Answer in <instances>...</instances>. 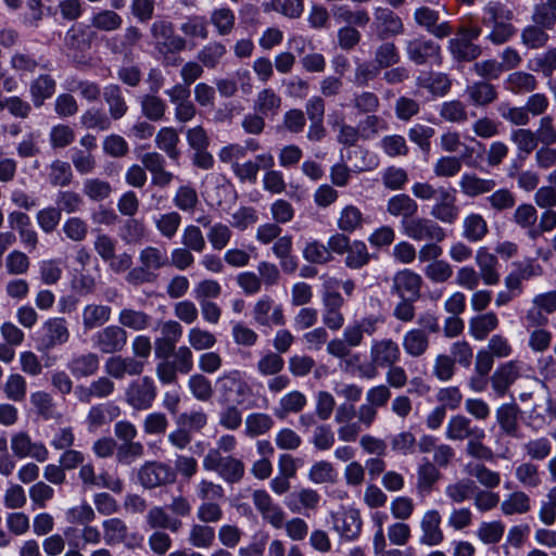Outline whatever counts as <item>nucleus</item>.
Listing matches in <instances>:
<instances>
[{
    "mask_svg": "<svg viewBox=\"0 0 556 556\" xmlns=\"http://www.w3.org/2000/svg\"><path fill=\"white\" fill-rule=\"evenodd\" d=\"M453 34L455 36L447 41L446 48L456 63H470L482 55V47L476 43L482 34V28L479 25L463 23Z\"/></svg>",
    "mask_w": 556,
    "mask_h": 556,
    "instance_id": "obj_1",
    "label": "nucleus"
},
{
    "mask_svg": "<svg viewBox=\"0 0 556 556\" xmlns=\"http://www.w3.org/2000/svg\"><path fill=\"white\" fill-rule=\"evenodd\" d=\"M401 356V348L392 338L374 339L369 346L370 362L358 366V376L365 379H374L378 376L379 369L399 364Z\"/></svg>",
    "mask_w": 556,
    "mask_h": 556,
    "instance_id": "obj_2",
    "label": "nucleus"
},
{
    "mask_svg": "<svg viewBox=\"0 0 556 556\" xmlns=\"http://www.w3.org/2000/svg\"><path fill=\"white\" fill-rule=\"evenodd\" d=\"M407 60L416 66H441L443 52L441 46L425 35H418L404 41Z\"/></svg>",
    "mask_w": 556,
    "mask_h": 556,
    "instance_id": "obj_3",
    "label": "nucleus"
},
{
    "mask_svg": "<svg viewBox=\"0 0 556 556\" xmlns=\"http://www.w3.org/2000/svg\"><path fill=\"white\" fill-rule=\"evenodd\" d=\"M202 466L204 470L215 472L228 484L239 483L245 475V465L242 459L232 455H219L217 452H207Z\"/></svg>",
    "mask_w": 556,
    "mask_h": 556,
    "instance_id": "obj_4",
    "label": "nucleus"
},
{
    "mask_svg": "<svg viewBox=\"0 0 556 556\" xmlns=\"http://www.w3.org/2000/svg\"><path fill=\"white\" fill-rule=\"evenodd\" d=\"M216 390L220 399L227 403L241 405L251 395L252 388L238 369L224 372L216 379Z\"/></svg>",
    "mask_w": 556,
    "mask_h": 556,
    "instance_id": "obj_5",
    "label": "nucleus"
},
{
    "mask_svg": "<svg viewBox=\"0 0 556 556\" xmlns=\"http://www.w3.org/2000/svg\"><path fill=\"white\" fill-rule=\"evenodd\" d=\"M251 315L258 327H283L287 323L282 304L277 303L270 295L260 296L252 306Z\"/></svg>",
    "mask_w": 556,
    "mask_h": 556,
    "instance_id": "obj_6",
    "label": "nucleus"
},
{
    "mask_svg": "<svg viewBox=\"0 0 556 556\" xmlns=\"http://www.w3.org/2000/svg\"><path fill=\"white\" fill-rule=\"evenodd\" d=\"M156 50L163 54H174L187 48V39L176 35L174 24L167 20H156L150 28Z\"/></svg>",
    "mask_w": 556,
    "mask_h": 556,
    "instance_id": "obj_7",
    "label": "nucleus"
},
{
    "mask_svg": "<svg viewBox=\"0 0 556 556\" xmlns=\"http://www.w3.org/2000/svg\"><path fill=\"white\" fill-rule=\"evenodd\" d=\"M402 232L415 241L442 242L446 238V231L438 222L427 217L415 216L410 220H401Z\"/></svg>",
    "mask_w": 556,
    "mask_h": 556,
    "instance_id": "obj_8",
    "label": "nucleus"
},
{
    "mask_svg": "<svg viewBox=\"0 0 556 556\" xmlns=\"http://www.w3.org/2000/svg\"><path fill=\"white\" fill-rule=\"evenodd\" d=\"M156 396V384L149 376L132 380L125 389V402L135 410L150 409Z\"/></svg>",
    "mask_w": 556,
    "mask_h": 556,
    "instance_id": "obj_9",
    "label": "nucleus"
},
{
    "mask_svg": "<svg viewBox=\"0 0 556 556\" xmlns=\"http://www.w3.org/2000/svg\"><path fill=\"white\" fill-rule=\"evenodd\" d=\"M331 281H329L325 286V291L323 292V324L329 330L338 331L340 330L345 323L344 314L342 313V307L345 304V300L340 292L334 289H331L329 286Z\"/></svg>",
    "mask_w": 556,
    "mask_h": 556,
    "instance_id": "obj_10",
    "label": "nucleus"
},
{
    "mask_svg": "<svg viewBox=\"0 0 556 556\" xmlns=\"http://www.w3.org/2000/svg\"><path fill=\"white\" fill-rule=\"evenodd\" d=\"M332 529L344 541H355L358 539L363 521L358 509L341 507L330 515Z\"/></svg>",
    "mask_w": 556,
    "mask_h": 556,
    "instance_id": "obj_11",
    "label": "nucleus"
},
{
    "mask_svg": "<svg viewBox=\"0 0 556 556\" xmlns=\"http://www.w3.org/2000/svg\"><path fill=\"white\" fill-rule=\"evenodd\" d=\"M128 340V334L119 325H110L98 330L91 337L92 346L102 354L122 352Z\"/></svg>",
    "mask_w": 556,
    "mask_h": 556,
    "instance_id": "obj_12",
    "label": "nucleus"
},
{
    "mask_svg": "<svg viewBox=\"0 0 556 556\" xmlns=\"http://www.w3.org/2000/svg\"><path fill=\"white\" fill-rule=\"evenodd\" d=\"M68 340L70 330L66 319L63 317H51L42 324L37 349L39 351H50L58 345L65 344Z\"/></svg>",
    "mask_w": 556,
    "mask_h": 556,
    "instance_id": "obj_13",
    "label": "nucleus"
},
{
    "mask_svg": "<svg viewBox=\"0 0 556 556\" xmlns=\"http://www.w3.org/2000/svg\"><path fill=\"white\" fill-rule=\"evenodd\" d=\"M414 21L417 26L425 29L437 39H444L454 33L448 21L440 22V12L429 7H419L414 12Z\"/></svg>",
    "mask_w": 556,
    "mask_h": 556,
    "instance_id": "obj_14",
    "label": "nucleus"
},
{
    "mask_svg": "<svg viewBox=\"0 0 556 556\" xmlns=\"http://www.w3.org/2000/svg\"><path fill=\"white\" fill-rule=\"evenodd\" d=\"M138 479L143 488L154 489L174 483L176 473L174 469L165 463L148 462L139 469Z\"/></svg>",
    "mask_w": 556,
    "mask_h": 556,
    "instance_id": "obj_15",
    "label": "nucleus"
},
{
    "mask_svg": "<svg viewBox=\"0 0 556 556\" xmlns=\"http://www.w3.org/2000/svg\"><path fill=\"white\" fill-rule=\"evenodd\" d=\"M11 451L20 459L31 457L39 463L49 458V451L42 442L33 441L29 433L18 431L11 437Z\"/></svg>",
    "mask_w": 556,
    "mask_h": 556,
    "instance_id": "obj_16",
    "label": "nucleus"
},
{
    "mask_svg": "<svg viewBox=\"0 0 556 556\" xmlns=\"http://www.w3.org/2000/svg\"><path fill=\"white\" fill-rule=\"evenodd\" d=\"M523 363L517 359L501 364L490 378L496 397H503L510 387L521 377Z\"/></svg>",
    "mask_w": 556,
    "mask_h": 556,
    "instance_id": "obj_17",
    "label": "nucleus"
},
{
    "mask_svg": "<svg viewBox=\"0 0 556 556\" xmlns=\"http://www.w3.org/2000/svg\"><path fill=\"white\" fill-rule=\"evenodd\" d=\"M374 27L378 39L387 40L404 34L405 28L402 18L391 9L377 8L374 12Z\"/></svg>",
    "mask_w": 556,
    "mask_h": 556,
    "instance_id": "obj_18",
    "label": "nucleus"
},
{
    "mask_svg": "<svg viewBox=\"0 0 556 556\" xmlns=\"http://www.w3.org/2000/svg\"><path fill=\"white\" fill-rule=\"evenodd\" d=\"M141 164L151 174V185L165 189L170 186L176 176L166 169V160L159 152H147L141 156Z\"/></svg>",
    "mask_w": 556,
    "mask_h": 556,
    "instance_id": "obj_19",
    "label": "nucleus"
},
{
    "mask_svg": "<svg viewBox=\"0 0 556 556\" xmlns=\"http://www.w3.org/2000/svg\"><path fill=\"white\" fill-rule=\"evenodd\" d=\"M421 285L422 278L420 275L410 269H402L392 278L391 293L399 298L418 300Z\"/></svg>",
    "mask_w": 556,
    "mask_h": 556,
    "instance_id": "obj_20",
    "label": "nucleus"
},
{
    "mask_svg": "<svg viewBox=\"0 0 556 556\" xmlns=\"http://www.w3.org/2000/svg\"><path fill=\"white\" fill-rule=\"evenodd\" d=\"M456 190L447 188L445 191H440V197L431 206L430 215L437 220L453 225L459 216V207L456 204Z\"/></svg>",
    "mask_w": 556,
    "mask_h": 556,
    "instance_id": "obj_21",
    "label": "nucleus"
},
{
    "mask_svg": "<svg viewBox=\"0 0 556 556\" xmlns=\"http://www.w3.org/2000/svg\"><path fill=\"white\" fill-rule=\"evenodd\" d=\"M484 430L465 415L457 414L450 418L445 429V437L451 441H465L479 438V433Z\"/></svg>",
    "mask_w": 556,
    "mask_h": 556,
    "instance_id": "obj_22",
    "label": "nucleus"
},
{
    "mask_svg": "<svg viewBox=\"0 0 556 556\" xmlns=\"http://www.w3.org/2000/svg\"><path fill=\"white\" fill-rule=\"evenodd\" d=\"M442 517L437 509L427 510L420 520L421 535L419 543L427 546H437L444 540L441 529Z\"/></svg>",
    "mask_w": 556,
    "mask_h": 556,
    "instance_id": "obj_23",
    "label": "nucleus"
},
{
    "mask_svg": "<svg viewBox=\"0 0 556 556\" xmlns=\"http://www.w3.org/2000/svg\"><path fill=\"white\" fill-rule=\"evenodd\" d=\"M521 408L516 402L503 403L495 409L496 422L503 434L517 438Z\"/></svg>",
    "mask_w": 556,
    "mask_h": 556,
    "instance_id": "obj_24",
    "label": "nucleus"
},
{
    "mask_svg": "<svg viewBox=\"0 0 556 556\" xmlns=\"http://www.w3.org/2000/svg\"><path fill=\"white\" fill-rule=\"evenodd\" d=\"M28 91L33 105L39 109L55 94L56 80L51 74L41 73L30 79Z\"/></svg>",
    "mask_w": 556,
    "mask_h": 556,
    "instance_id": "obj_25",
    "label": "nucleus"
},
{
    "mask_svg": "<svg viewBox=\"0 0 556 556\" xmlns=\"http://www.w3.org/2000/svg\"><path fill=\"white\" fill-rule=\"evenodd\" d=\"M475 262L479 268L478 273L481 276L482 282L485 286H496L500 283L501 275L496 255L489 252L485 247H481L476 252Z\"/></svg>",
    "mask_w": 556,
    "mask_h": 556,
    "instance_id": "obj_26",
    "label": "nucleus"
},
{
    "mask_svg": "<svg viewBox=\"0 0 556 556\" xmlns=\"http://www.w3.org/2000/svg\"><path fill=\"white\" fill-rule=\"evenodd\" d=\"M100 367V357L94 352L74 354L66 364V368L76 379L94 376Z\"/></svg>",
    "mask_w": 556,
    "mask_h": 556,
    "instance_id": "obj_27",
    "label": "nucleus"
},
{
    "mask_svg": "<svg viewBox=\"0 0 556 556\" xmlns=\"http://www.w3.org/2000/svg\"><path fill=\"white\" fill-rule=\"evenodd\" d=\"M10 66L17 73L33 74L38 68L49 71L51 62L43 56L36 58L27 51H15L10 58Z\"/></svg>",
    "mask_w": 556,
    "mask_h": 556,
    "instance_id": "obj_28",
    "label": "nucleus"
},
{
    "mask_svg": "<svg viewBox=\"0 0 556 556\" xmlns=\"http://www.w3.org/2000/svg\"><path fill=\"white\" fill-rule=\"evenodd\" d=\"M465 92L468 97V101L473 106H489L498 98L496 87L486 80H478L468 85Z\"/></svg>",
    "mask_w": 556,
    "mask_h": 556,
    "instance_id": "obj_29",
    "label": "nucleus"
},
{
    "mask_svg": "<svg viewBox=\"0 0 556 556\" xmlns=\"http://www.w3.org/2000/svg\"><path fill=\"white\" fill-rule=\"evenodd\" d=\"M402 346L407 356L419 358L430 348V336L419 328H410L403 334Z\"/></svg>",
    "mask_w": 556,
    "mask_h": 556,
    "instance_id": "obj_30",
    "label": "nucleus"
},
{
    "mask_svg": "<svg viewBox=\"0 0 556 556\" xmlns=\"http://www.w3.org/2000/svg\"><path fill=\"white\" fill-rule=\"evenodd\" d=\"M103 99L109 109V116L113 121L123 118L128 112V104L123 89L117 84H109L103 89Z\"/></svg>",
    "mask_w": 556,
    "mask_h": 556,
    "instance_id": "obj_31",
    "label": "nucleus"
},
{
    "mask_svg": "<svg viewBox=\"0 0 556 556\" xmlns=\"http://www.w3.org/2000/svg\"><path fill=\"white\" fill-rule=\"evenodd\" d=\"M460 191L468 198H476L491 192L496 187L494 179L481 178L472 173H465L459 179Z\"/></svg>",
    "mask_w": 556,
    "mask_h": 556,
    "instance_id": "obj_32",
    "label": "nucleus"
},
{
    "mask_svg": "<svg viewBox=\"0 0 556 556\" xmlns=\"http://www.w3.org/2000/svg\"><path fill=\"white\" fill-rule=\"evenodd\" d=\"M306 404V395L301 391L293 390L280 397L278 405L274 408V415L278 419L283 420L290 414L301 413Z\"/></svg>",
    "mask_w": 556,
    "mask_h": 556,
    "instance_id": "obj_33",
    "label": "nucleus"
},
{
    "mask_svg": "<svg viewBox=\"0 0 556 556\" xmlns=\"http://www.w3.org/2000/svg\"><path fill=\"white\" fill-rule=\"evenodd\" d=\"M387 212L391 216L402 217V220H410L418 212V203L408 194H395L388 200Z\"/></svg>",
    "mask_w": 556,
    "mask_h": 556,
    "instance_id": "obj_34",
    "label": "nucleus"
},
{
    "mask_svg": "<svg viewBox=\"0 0 556 556\" xmlns=\"http://www.w3.org/2000/svg\"><path fill=\"white\" fill-rule=\"evenodd\" d=\"M155 147L163 151L169 160L178 162L180 151L178 144L180 142L178 131L172 127H162L155 135Z\"/></svg>",
    "mask_w": 556,
    "mask_h": 556,
    "instance_id": "obj_35",
    "label": "nucleus"
},
{
    "mask_svg": "<svg viewBox=\"0 0 556 556\" xmlns=\"http://www.w3.org/2000/svg\"><path fill=\"white\" fill-rule=\"evenodd\" d=\"M500 325V319L494 312H488L479 314L469 320L468 331L469 334L478 340L482 341L494 331Z\"/></svg>",
    "mask_w": 556,
    "mask_h": 556,
    "instance_id": "obj_36",
    "label": "nucleus"
},
{
    "mask_svg": "<svg viewBox=\"0 0 556 556\" xmlns=\"http://www.w3.org/2000/svg\"><path fill=\"white\" fill-rule=\"evenodd\" d=\"M320 502V495L316 490L304 488L293 492L286 505L292 513H302V510H315Z\"/></svg>",
    "mask_w": 556,
    "mask_h": 556,
    "instance_id": "obj_37",
    "label": "nucleus"
},
{
    "mask_svg": "<svg viewBox=\"0 0 556 556\" xmlns=\"http://www.w3.org/2000/svg\"><path fill=\"white\" fill-rule=\"evenodd\" d=\"M503 85L505 90L514 94L529 93L536 89L538 79L528 72L515 71L508 74Z\"/></svg>",
    "mask_w": 556,
    "mask_h": 556,
    "instance_id": "obj_38",
    "label": "nucleus"
},
{
    "mask_svg": "<svg viewBox=\"0 0 556 556\" xmlns=\"http://www.w3.org/2000/svg\"><path fill=\"white\" fill-rule=\"evenodd\" d=\"M112 314V308L102 304H88L83 308L81 319L85 331L99 328L106 324Z\"/></svg>",
    "mask_w": 556,
    "mask_h": 556,
    "instance_id": "obj_39",
    "label": "nucleus"
},
{
    "mask_svg": "<svg viewBox=\"0 0 556 556\" xmlns=\"http://www.w3.org/2000/svg\"><path fill=\"white\" fill-rule=\"evenodd\" d=\"M117 320L125 330L128 328L134 331H143L151 326L153 318L143 311L125 307L119 311Z\"/></svg>",
    "mask_w": 556,
    "mask_h": 556,
    "instance_id": "obj_40",
    "label": "nucleus"
},
{
    "mask_svg": "<svg viewBox=\"0 0 556 556\" xmlns=\"http://www.w3.org/2000/svg\"><path fill=\"white\" fill-rule=\"evenodd\" d=\"M140 109L148 121L161 122L165 119L168 106L159 94L146 93L140 98Z\"/></svg>",
    "mask_w": 556,
    "mask_h": 556,
    "instance_id": "obj_41",
    "label": "nucleus"
},
{
    "mask_svg": "<svg viewBox=\"0 0 556 556\" xmlns=\"http://www.w3.org/2000/svg\"><path fill=\"white\" fill-rule=\"evenodd\" d=\"M489 232L486 220L478 213H470L463 220L462 236L469 242H479Z\"/></svg>",
    "mask_w": 556,
    "mask_h": 556,
    "instance_id": "obj_42",
    "label": "nucleus"
},
{
    "mask_svg": "<svg viewBox=\"0 0 556 556\" xmlns=\"http://www.w3.org/2000/svg\"><path fill=\"white\" fill-rule=\"evenodd\" d=\"M215 529L201 521L194 522L190 526L187 541L195 548H210L215 542Z\"/></svg>",
    "mask_w": 556,
    "mask_h": 556,
    "instance_id": "obj_43",
    "label": "nucleus"
},
{
    "mask_svg": "<svg viewBox=\"0 0 556 556\" xmlns=\"http://www.w3.org/2000/svg\"><path fill=\"white\" fill-rule=\"evenodd\" d=\"M79 533V538L83 541L81 546L91 544L97 545L101 542V532L97 527L85 525L80 530L75 527H67L64 530V536L68 539V543L71 546L78 548L80 543L77 541Z\"/></svg>",
    "mask_w": 556,
    "mask_h": 556,
    "instance_id": "obj_44",
    "label": "nucleus"
},
{
    "mask_svg": "<svg viewBox=\"0 0 556 556\" xmlns=\"http://www.w3.org/2000/svg\"><path fill=\"white\" fill-rule=\"evenodd\" d=\"M365 217L362 211L353 204L345 205L337 219L338 228L344 233H352L363 228Z\"/></svg>",
    "mask_w": 556,
    "mask_h": 556,
    "instance_id": "obj_45",
    "label": "nucleus"
},
{
    "mask_svg": "<svg viewBox=\"0 0 556 556\" xmlns=\"http://www.w3.org/2000/svg\"><path fill=\"white\" fill-rule=\"evenodd\" d=\"M501 510L505 516L527 514L531 510V498L523 491L511 492L501 503Z\"/></svg>",
    "mask_w": 556,
    "mask_h": 556,
    "instance_id": "obj_46",
    "label": "nucleus"
},
{
    "mask_svg": "<svg viewBox=\"0 0 556 556\" xmlns=\"http://www.w3.org/2000/svg\"><path fill=\"white\" fill-rule=\"evenodd\" d=\"M440 478V470L430 460L420 464L417 468V492L421 495L429 494Z\"/></svg>",
    "mask_w": 556,
    "mask_h": 556,
    "instance_id": "obj_47",
    "label": "nucleus"
},
{
    "mask_svg": "<svg viewBox=\"0 0 556 556\" xmlns=\"http://www.w3.org/2000/svg\"><path fill=\"white\" fill-rule=\"evenodd\" d=\"M374 52V63L378 68H389L400 63V50L393 41L381 40Z\"/></svg>",
    "mask_w": 556,
    "mask_h": 556,
    "instance_id": "obj_48",
    "label": "nucleus"
},
{
    "mask_svg": "<svg viewBox=\"0 0 556 556\" xmlns=\"http://www.w3.org/2000/svg\"><path fill=\"white\" fill-rule=\"evenodd\" d=\"M138 261L154 274L169 264L166 251L153 245H149L140 250Z\"/></svg>",
    "mask_w": 556,
    "mask_h": 556,
    "instance_id": "obj_49",
    "label": "nucleus"
},
{
    "mask_svg": "<svg viewBox=\"0 0 556 556\" xmlns=\"http://www.w3.org/2000/svg\"><path fill=\"white\" fill-rule=\"evenodd\" d=\"M264 12H276L282 16L296 20L304 11V0H270L263 4Z\"/></svg>",
    "mask_w": 556,
    "mask_h": 556,
    "instance_id": "obj_50",
    "label": "nucleus"
},
{
    "mask_svg": "<svg viewBox=\"0 0 556 556\" xmlns=\"http://www.w3.org/2000/svg\"><path fill=\"white\" fill-rule=\"evenodd\" d=\"M90 25L100 31L112 33L123 25V17L114 10L102 9L92 14Z\"/></svg>",
    "mask_w": 556,
    "mask_h": 556,
    "instance_id": "obj_51",
    "label": "nucleus"
},
{
    "mask_svg": "<svg viewBox=\"0 0 556 556\" xmlns=\"http://www.w3.org/2000/svg\"><path fill=\"white\" fill-rule=\"evenodd\" d=\"M513 18V10L501 1H490L483 8L482 23L485 26L497 23H509Z\"/></svg>",
    "mask_w": 556,
    "mask_h": 556,
    "instance_id": "obj_52",
    "label": "nucleus"
},
{
    "mask_svg": "<svg viewBox=\"0 0 556 556\" xmlns=\"http://www.w3.org/2000/svg\"><path fill=\"white\" fill-rule=\"evenodd\" d=\"M344 265L353 270L362 269L367 266L371 260V254L364 241L354 240L346 251Z\"/></svg>",
    "mask_w": 556,
    "mask_h": 556,
    "instance_id": "obj_53",
    "label": "nucleus"
},
{
    "mask_svg": "<svg viewBox=\"0 0 556 556\" xmlns=\"http://www.w3.org/2000/svg\"><path fill=\"white\" fill-rule=\"evenodd\" d=\"M142 33L136 26H128L124 34L117 38L113 37L108 43L113 53H130L132 48L139 43Z\"/></svg>",
    "mask_w": 556,
    "mask_h": 556,
    "instance_id": "obj_54",
    "label": "nucleus"
},
{
    "mask_svg": "<svg viewBox=\"0 0 556 556\" xmlns=\"http://www.w3.org/2000/svg\"><path fill=\"white\" fill-rule=\"evenodd\" d=\"M281 106V98L271 88L261 90L253 103L255 112L268 116L275 115Z\"/></svg>",
    "mask_w": 556,
    "mask_h": 556,
    "instance_id": "obj_55",
    "label": "nucleus"
},
{
    "mask_svg": "<svg viewBox=\"0 0 556 556\" xmlns=\"http://www.w3.org/2000/svg\"><path fill=\"white\" fill-rule=\"evenodd\" d=\"M510 140L518 149L521 160L528 157L538 147L539 140L534 131L529 128H518L511 131Z\"/></svg>",
    "mask_w": 556,
    "mask_h": 556,
    "instance_id": "obj_56",
    "label": "nucleus"
},
{
    "mask_svg": "<svg viewBox=\"0 0 556 556\" xmlns=\"http://www.w3.org/2000/svg\"><path fill=\"white\" fill-rule=\"evenodd\" d=\"M103 539L106 545L123 543L128 535V527L121 518H110L102 522Z\"/></svg>",
    "mask_w": 556,
    "mask_h": 556,
    "instance_id": "obj_57",
    "label": "nucleus"
},
{
    "mask_svg": "<svg viewBox=\"0 0 556 556\" xmlns=\"http://www.w3.org/2000/svg\"><path fill=\"white\" fill-rule=\"evenodd\" d=\"M173 203L179 211L194 213L200 205L195 188L191 185L179 186L174 194Z\"/></svg>",
    "mask_w": 556,
    "mask_h": 556,
    "instance_id": "obj_58",
    "label": "nucleus"
},
{
    "mask_svg": "<svg viewBox=\"0 0 556 556\" xmlns=\"http://www.w3.org/2000/svg\"><path fill=\"white\" fill-rule=\"evenodd\" d=\"M467 473L477 479V481L484 488L493 490L501 483V473L488 468L482 463L468 464L466 467Z\"/></svg>",
    "mask_w": 556,
    "mask_h": 556,
    "instance_id": "obj_59",
    "label": "nucleus"
},
{
    "mask_svg": "<svg viewBox=\"0 0 556 556\" xmlns=\"http://www.w3.org/2000/svg\"><path fill=\"white\" fill-rule=\"evenodd\" d=\"M303 258L309 264L326 265L333 261L328 247L318 240L308 241L302 251Z\"/></svg>",
    "mask_w": 556,
    "mask_h": 556,
    "instance_id": "obj_60",
    "label": "nucleus"
},
{
    "mask_svg": "<svg viewBox=\"0 0 556 556\" xmlns=\"http://www.w3.org/2000/svg\"><path fill=\"white\" fill-rule=\"evenodd\" d=\"M180 31L188 38L205 40L208 37V23L205 16L189 15L179 26Z\"/></svg>",
    "mask_w": 556,
    "mask_h": 556,
    "instance_id": "obj_61",
    "label": "nucleus"
},
{
    "mask_svg": "<svg viewBox=\"0 0 556 556\" xmlns=\"http://www.w3.org/2000/svg\"><path fill=\"white\" fill-rule=\"evenodd\" d=\"M521 43L531 50L541 49L546 46L549 40L547 29L539 25H528L520 34Z\"/></svg>",
    "mask_w": 556,
    "mask_h": 556,
    "instance_id": "obj_62",
    "label": "nucleus"
},
{
    "mask_svg": "<svg viewBox=\"0 0 556 556\" xmlns=\"http://www.w3.org/2000/svg\"><path fill=\"white\" fill-rule=\"evenodd\" d=\"M227 52L219 41H212L203 46L198 52V61L206 68H215Z\"/></svg>",
    "mask_w": 556,
    "mask_h": 556,
    "instance_id": "obj_63",
    "label": "nucleus"
},
{
    "mask_svg": "<svg viewBox=\"0 0 556 556\" xmlns=\"http://www.w3.org/2000/svg\"><path fill=\"white\" fill-rule=\"evenodd\" d=\"M477 491V485L473 480L470 479H460L454 483H450L445 488L446 496L453 503H463L469 498H471Z\"/></svg>",
    "mask_w": 556,
    "mask_h": 556,
    "instance_id": "obj_64",
    "label": "nucleus"
}]
</instances>
